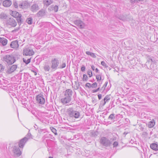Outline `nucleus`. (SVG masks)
Returning a JSON list of instances; mask_svg holds the SVG:
<instances>
[{
    "label": "nucleus",
    "mask_w": 158,
    "mask_h": 158,
    "mask_svg": "<svg viewBox=\"0 0 158 158\" xmlns=\"http://www.w3.org/2000/svg\"><path fill=\"white\" fill-rule=\"evenodd\" d=\"M3 60L8 65L12 64L16 61L15 57L12 55H8L4 56L3 57Z\"/></svg>",
    "instance_id": "obj_1"
},
{
    "label": "nucleus",
    "mask_w": 158,
    "mask_h": 158,
    "mask_svg": "<svg viewBox=\"0 0 158 158\" xmlns=\"http://www.w3.org/2000/svg\"><path fill=\"white\" fill-rule=\"evenodd\" d=\"M67 112L69 116L72 118H77L80 116L79 112L74 110L72 108H69L68 109Z\"/></svg>",
    "instance_id": "obj_2"
},
{
    "label": "nucleus",
    "mask_w": 158,
    "mask_h": 158,
    "mask_svg": "<svg viewBox=\"0 0 158 158\" xmlns=\"http://www.w3.org/2000/svg\"><path fill=\"white\" fill-rule=\"evenodd\" d=\"M99 142L101 144L106 147L110 146L112 144L111 141L108 138L105 137H101Z\"/></svg>",
    "instance_id": "obj_3"
},
{
    "label": "nucleus",
    "mask_w": 158,
    "mask_h": 158,
    "mask_svg": "<svg viewBox=\"0 0 158 158\" xmlns=\"http://www.w3.org/2000/svg\"><path fill=\"white\" fill-rule=\"evenodd\" d=\"M23 55L30 56L34 54V52L32 49L29 47H25L23 49Z\"/></svg>",
    "instance_id": "obj_4"
},
{
    "label": "nucleus",
    "mask_w": 158,
    "mask_h": 158,
    "mask_svg": "<svg viewBox=\"0 0 158 158\" xmlns=\"http://www.w3.org/2000/svg\"><path fill=\"white\" fill-rule=\"evenodd\" d=\"M51 68L54 70H56L59 64V61L58 58H53L51 61Z\"/></svg>",
    "instance_id": "obj_5"
},
{
    "label": "nucleus",
    "mask_w": 158,
    "mask_h": 158,
    "mask_svg": "<svg viewBox=\"0 0 158 158\" xmlns=\"http://www.w3.org/2000/svg\"><path fill=\"white\" fill-rule=\"evenodd\" d=\"M36 101L38 103L40 104L43 105L44 104L45 99L43 97V95L39 94L36 96Z\"/></svg>",
    "instance_id": "obj_6"
},
{
    "label": "nucleus",
    "mask_w": 158,
    "mask_h": 158,
    "mask_svg": "<svg viewBox=\"0 0 158 158\" xmlns=\"http://www.w3.org/2000/svg\"><path fill=\"white\" fill-rule=\"evenodd\" d=\"M12 151L15 156H19L21 154V151L19 147L16 146L14 147Z\"/></svg>",
    "instance_id": "obj_7"
},
{
    "label": "nucleus",
    "mask_w": 158,
    "mask_h": 158,
    "mask_svg": "<svg viewBox=\"0 0 158 158\" xmlns=\"http://www.w3.org/2000/svg\"><path fill=\"white\" fill-rule=\"evenodd\" d=\"M75 24L80 29L85 28H84L85 26V24L81 21L80 20H77L74 21Z\"/></svg>",
    "instance_id": "obj_8"
},
{
    "label": "nucleus",
    "mask_w": 158,
    "mask_h": 158,
    "mask_svg": "<svg viewBox=\"0 0 158 158\" xmlns=\"http://www.w3.org/2000/svg\"><path fill=\"white\" fill-rule=\"evenodd\" d=\"M30 6V4L26 1L23 2L19 5V7L21 9L26 8Z\"/></svg>",
    "instance_id": "obj_9"
},
{
    "label": "nucleus",
    "mask_w": 158,
    "mask_h": 158,
    "mask_svg": "<svg viewBox=\"0 0 158 158\" xmlns=\"http://www.w3.org/2000/svg\"><path fill=\"white\" fill-rule=\"evenodd\" d=\"M17 65L14 64L10 67L6 71L7 73L10 74L13 72L17 69Z\"/></svg>",
    "instance_id": "obj_10"
},
{
    "label": "nucleus",
    "mask_w": 158,
    "mask_h": 158,
    "mask_svg": "<svg viewBox=\"0 0 158 158\" xmlns=\"http://www.w3.org/2000/svg\"><path fill=\"white\" fill-rule=\"evenodd\" d=\"M39 9L38 5L36 3H34L30 7V10L33 12H36Z\"/></svg>",
    "instance_id": "obj_11"
},
{
    "label": "nucleus",
    "mask_w": 158,
    "mask_h": 158,
    "mask_svg": "<svg viewBox=\"0 0 158 158\" xmlns=\"http://www.w3.org/2000/svg\"><path fill=\"white\" fill-rule=\"evenodd\" d=\"M7 23L12 27H15L17 25V23L15 20L13 18H10L7 20Z\"/></svg>",
    "instance_id": "obj_12"
},
{
    "label": "nucleus",
    "mask_w": 158,
    "mask_h": 158,
    "mask_svg": "<svg viewBox=\"0 0 158 158\" xmlns=\"http://www.w3.org/2000/svg\"><path fill=\"white\" fill-rule=\"evenodd\" d=\"M10 46L12 48H17L19 46L18 41L17 40L12 41L10 44Z\"/></svg>",
    "instance_id": "obj_13"
},
{
    "label": "nucleus",
    "mask_w": 158,
    "mask_h": 158,
    "mask_svg": "<svg viewBox=\"0 0 158 158\" xmlns=\"http://www.w3.org/2000/svg\"><path fill=\"white\" fill-rule=\"evenodd\" d=\"M28 139L26 137H24L21 139L19 143V147L23 148L24 146L25 143L27 140Z\"/></svg>",
    "instance_id": "obj_14"
},
{
    "label": "nucleus",
    "mask_w": 158,
    "mask_h": 158,
    "mask_svg": "<svg viewBox=\"0 0 158 158\" xmlns=\"http://www.w3.org/2000/svg\"><path fill=\"white\" fill-rule=\"evenodd\" d=\"M71 98L65 96L64 98L61 99V101L63 104H66L69 103L71 101Z\"/></svg>",
    "instance_id": "obj_15"
},
{
    "label": "nucleus",
    "mask_w": 158,
    "mask_h": 158,
    "mask_svg": "<svg viewBox=\"0 0 158 158\" xmlns=\"http://www.w3.org/2000/svg\"><path fill=\"white\" fill-rule=\"evenodd\" d=\"M73 94V91L70 89H67L64 93V96L69 98H71Z\"/></svg>",
    "instance_id": "obj_16"
},
{
    "label": "nucleus",
    "mask_w": 158,
    "mask_h": 158,
    "mask_svg": "<svg viewBox=\"0 0 158 158\" xmlns=\"http://www.w3.org/2000/svg\"><path fill=\"white\" fill-rule=\"evenodd\" d=\"M45 14V10L44 9H42L38 12L36 14V15L38 17H42L44 16Z\"/></svg>",
    "instance_id": "obj_17"
},
{
    "label": "nucleus",
    "mask_w": 158,
    "mask_h": 158,
    "mask_svg": "<svg viewBox=\"0 0 158 158\" xmlns=\"http://www.w3.org/2000/svg\"><path fill=\"white\" fill-rule=\"evenodd\" d=\"M3 5L4 7H8L10 6L12 2L10 0H5L3 2Z\"/></svg>",
    "instance_id": "obj_18"
},
{
    "label": "nucleus",
    "mask_w": 158,
    "mask_h": 158,
    "mask_svg": "<svg viewBox=\"0 0 158 158\" xmlns=\"http://www.w3.org/2000/svg\"><path fill=\"white\" fill-rule=\"evenodd\" d=\"M7 43V40L4 38L0 37V43L4 46L6 45Z\"/></svg>",
    "instance_id": "obj_19"
},
{
    "label": "nucleus",
    "mask_w": 158,
    "mask_h": 158,
    "mask_svg": "<svg viewBox=\"0 0 158 158\" xmlns=\"http://www.w3.org/2000/svg\"><path fill=\"white\" fill-rule=\"evenodd\" d=\"M96 79H97V81L100 84H102L103 79H102L101 74L96 75Z\"/></svg>",
    "instance_id": "obj_20"
},
{
    "label": "nucleus",
    "mask_w": 158,
    "mask_h": 158,
    "mask_svg": "<svg viewBox=\"0 0 158 158\" xmlns=\"http://www.w3.org/2000/svg\"><path fill=\"white\" fill-rule=\"evenodd\" d=\"M150 148L153 150L155 151L158 150V144L153 143L150 145Z\"/></svg>",
    "instance_id": "obj_21"
},
{
    "label": "nucleus",
    "mask_w": 158,
    "mask_h": 158,
    "mask_svg": "<svg viewBox=\"0 0 158 158\" xmlns=\"http://www.w3.org/2000/svg\"><path fill=\"white\" fill-rule=\"evenodd\" d=\"M152 59H149V60H148L146 63L145 64V65L147 66V67L148 69H152L151 66L150 65L152 64Z\"/></svg>",
    "instance_id": "obj_22"
},
{
    "label": "nucleus",
    "mask_w": 158,
    "mask_h": 158,
    "mask_svg": "<svg viewBox=\"0 0 158 158\" xmlns=\"http://www.w3.org/2000/svg\"><path fill=\"white\" fill-rule=\"evenodd\" d=\"M110 95H106L104 99V102L102 106H104L105 105L106 102H108L110 100Z\"/></svg>",
    "instance_id": "obj_23"
},
{
    "label": "nucleus",
    "mask_w": 158,
    "mask_h": 158,
    "mask_svg": "<svg viewBox=\"0 0 158 158\" xmlns=\"http://www.w3.org/2000/svg\"><path fill=\"white\" fill-rule=\"evenodd\" d=\"M53 2L52 0H44V3L47 6H48L52 4Z\"/></svg>",
    "instance_id": "obj_24"
},
{
    "label": "nucleus",
    "mask_w": 158,
    "mask_h": 158,
    "mask_svg": "<svg viewBox=\"0 0 158 158\" xmlns=\"http://www.w3.org/2000/svg\"><path fill=\"white\" fill-rule=\"evenodd\" d=\"M118 18L119 19L123 21H127L128 20V16L127 15H121Z\"/></svg>",
    "instance_id": "obj_25"
},
{
    "label": "nucleus",
    "mask_w": 158,
    "mask_h": 158,
    "mask_svg": "<svg viewBox=\"0 0 158 158\" xmlns=\"http://www.w3.org/2000/svg\"><path fill=\"white\" fill-rule=\"evenodd\" d=\"M12 16L15 18L18 16H21V14H19V13L16 11H12Z\"/></svg>",
    "instance_id": "obj_26"
},
{
    "label": "nucleus",
    "mask_w": 158,
    "mask_h": 158,
    "mask_svg": "<svg viewBox=\"0 0 158 158\" xmlns=\"http://www.w3.org/2000/svg\"><path fill=\"white\" fill-rule=\"evenodd\" d=\"M155 125V122L154 120H152L148 123V127L149 128L153 127Z\"/></svg>",
    "instance_id": "obj_27"
},
{
    "label": "nucleus",
    "mask_w": 158,
    "mask_h": 158,
    "mask_svg": "<svg viewBox=\"0 0 158 158\" xmlns=\"http://www.w3.org/2000/svg\"><path fill=\"white\" fill-rule=\"evenodd\" d=\"M85 53L87 55H89L93 58H95L96 57L95 53H94L91 52L89 51H86Z\"/></svg>",
    "instance_id": "obj_28"
},
{
    "label": "nucleus",
    "mask_w": 158,
    "mask_h": 158,
    "mask_svg": "<svg viewBox=\"0 0 158 158\" xmlns=\"http://www.w3.org/2000/svg\"><path fill=\"white\" fill-rule=\"evenodd\" d=\"M115 118V114H110L108 118V119L112 120Z\"/></svg>",
    "instance_id": "obj_29"
},
{
    "label": "nucleus",
    "mask_w": 158,
    "mask_h": 158,
    "mask_svg": "<svg viewBox=\"0 0 158 158\" xmlns=\"http://www.w3.org/2000/svg\"><path fill=\"white\" fill-rule=\"evenodd\" d=\"M31 58L28 59L27 60L26 59L24 58H23V61L26 64H27L29 63H30L31 62Z\"/></svg>",
    "instance_id": "obj_30"
},
{
    "label": "nucleus",
    "mask_w": 158,
    "mask_h": 158,
    "mask_svg": "<svg viewBox=\"0 0 158 158\" xmlns=\"http://www.w3.org/2000/svg\"><path fill=\"white\" fill-rule=\"evenodd\" d=\"M44 69L45 71H49L50 69V67L49 65L48 64H46L44 66Z\"/></svg>",
    "instance_id": "obj_31"
},
{
    "label": "nucleus",
    "mask_w": 158,
    "mask_h": 158,
    "mask_svg": "<svg viewBox=\"0 0 158 158\" xmlns=\"http://www.w3.org/2000/svg\"><path fill=\"white\" fill-rule=\"evenodd\" d=\"M46 132H47V130L46 129H40L39 130H38V132L40 134L42 133L43 132L44 133Z\"/></svg>",
    "instance_id": "obj_32"
},
{
    "label": "nucleus",
    "mask_w": 158,
    "mask_h": 158,
    "mask_svg": "<svg viewBox=\"0 0 158 158\" xmlns=\"http://www.w3.org/2000/svg\"><path fill=\"white\" fill-rule=\"evenodd\" d=\"M26 22L28 24H31L32 23V19L31 18H29L26 20Z\"/></svg>",
    "instance_id": "obj_33"
},
{
    "label": "nucleus",
    "mask_w": 158,
    "mask_h": 158,
    "mask_svg": "<svg viewBox=\"0 0 158 158\" xmlns=\"http://www.w3.org/2000/svg\"><path fill=\"white\" fill-rule=\"evenodd\" d=\"M50 129L52 131L55 135H57V133L56 132V130L53 127H51Z\"/></svg>",
    "instance_id": "obj_34"
},
{
    "label": "nucleus",
    "mask_w": 158,
    "mask_h": 158,
    "mask_svg": "<svg viewBox=\"0 0 158 158\" xmlns=\"http://www.w3.org/2000/svg\"><path fill=\"white\" fill-rule=\"evenodd\" d=\"M88 80V77L86 74H84L83 76V80L86 81Z\"/></svg>",
    "instance_id": "obj_35"
},
{
    "label": "nucleus",
    "mask_w": 158,
    "mask_h": 158,
    "mask_svg": "<svg viewBox=\"0 0 158 158\" xmlns=\"http://www.w3.org/2000/svg\"><path fill=\"white\" fill-rule=\"evenodd\" d=\"M16 20L19 23H21L22 21L21 16H18V17H17Z\"/></svg>",
    "instance_id": "obj_36"
},
{
    "label": "nucleus",
    "mask_w": 158,
    "mask_h": 158,
    "mask_svg": "<svg viewBox=\"0 0 158 158\" xmlns=\"http://www.w3.org/2000/svg\"><path fill=\"white\" fill-rule=\"evenodd\" d=\"M4 69V67L1 64H0V73L3 71Z\"/></svg>",
    "instance_id": "obj_37"
},
{
    "label": "nucleus",
    "mask_w": 158,
    "mask_h": 158,
    "mask_svg": "<svg viewBox=\"0 0 158 158\" xmlns=\"http://www.w3.org/2000/svg\"><path fill=\"white\" fill-rule=\"evenodd\" d=\"M87 74L89 77H91L92 76V73L90 70H89L87 71Z\"/></svg>",
    "instance_id": "obj_38"
},
{
    "label": "nucleus",
    "mask_w": 158,
    "mask_h": 158,
    "mask_svg": "<svg viewBox=\"0 0 158 158\" xmlns=\"http://www.w3.org/2000/svg\"><path fill=\"white\" fill-rule=\"evenodd\" d=\"M58 6L57 5L55 6L54 7V10L55 12H56L58 11Z\"/></svg>",
    "instance_id": "obj_39"
},
{
    "label": "nucleus",
    "mask_w": 158,
    "mask_h": 158,
    "mask_svg": "<svg viewBox=\"0 0 158 158\" xmlns=\"http://www.w3.org/2000/svg\"><path fill=\"white\" fill-rule=\"evenodd\" d=\"M101 64L103 66L105 67L106 68H107L108 67V66L106 65V64L105 63V62L104 61H102L101 62Z\"/></svg>",
    "instance_id": "obj_40"
},
{
    "label": "nucleus",
    "mask_w": 158,
    "mask_h": 158,
    "mask_svg": "<svg viewBox=\"0 0 158 158\" xmlns=\"http://www.w3.org/2000/svg\"><path fill=\"white\" fill-rule=\"evenodd\" d=\"M97 86V84L96 82H94L93 83L92 85H91V87L92 88H95Z\"/></svg>",
    "instance_id": "obj_41"
},
{
    "label": "nucleus",
    "mask_w": 158,
    "mask_h": 158,
    "mask_svg": "<svg viewBox=\"0 0 158 158\" xmlns=\"http://www.w3.org/2000/svg\"><path fill=\"white\" fill-rule=\"evenodd\" d=\"M113 145V147H116L118 146V143L117 141H115Z\"/></svg>",
    "instance_id": "obj_42"
},
{
    "label": "nucleus",
    "mask_w": 158,
    "mask_h": 158,
    "mask_svg": "<svg viewBox=\"0 0 158 158\" xmlns=\"http://www.w3.org/2000/svg\"><path fill=\"white\" fill-rule=\"evenodd\" d=\"M85 86L88 88H90L91 87V84L88 83H86L85 85Z\"/></svg>",
    "instance_id": "obj_43"
},
{
    "label": "nucleus",
    "mask_w": 158,
    "mask_h": 158,
    "mask_svg": "<svg viewBox=\"0 0 158 158\" xmlns=\"http://www.w3.org/2000/svg\"><path fill=\"white\" fill-rule=\"evenodd\" d=\"M13 5L15 8H17L19 7L18 4L16 2H15L13 4Z\"/></svg>",
    "instance_id": "obj_44"
},
{
    "label": "nucleus",
    "mask_w": 158,
    "mask_h": 158,
    "mask_svg": "<svg viewBox=\"0 0 158 158\" xmlns=\"http://www.w3.org/2000/svg\"><path fill=\"white\" fill-rule=\"evenodd\" d=\"M66 66V64L65 63H64L62 64V65L60 67V68L61 69H63L65 68Z\"/></svg>",
    "instance_id": "obj_45"
},
{
    "label": "nucleus",
    "mask_w": 158,
    "mask_h": 158,
    "mask_svg": "<svg viewBox=\"0 0 158 158\" xmlns=\"http://www.w3.org/2000/svg\"><path fill=\"white\" fill-rule=\"evenodd\" d=\"M85 66L83 65L81 68V71L82 72L85 71Z\"/></svg>",
    "instance_id": "obj_46"
},
{
    "label": "nucleus",
    "mask_w": 158,
    "mask_h": 158,
    "mask_svg": "<svg viewBox=\"0 0 158 158\" xmlns=\"http://www.w3.org/2000/svg\"><path fill=\"white\" fill-rule=\"evenodd\" d=\"M100 87H98L97 89H94L93 90L92 92L94 93L97 92L98 91H99L100 89Z\"/></svg>",
    "instance_id": "obj_47"
},
{
    "label": "nucleus",
    "mask_w": 158,
    "mask_h": 158,
    "mask_svg": "<svg viewBox=\"0 0 158 158\" xmlns=\"http://www.w3.org/2000/svg\"><path fill=\"white\" fill-rule=\"evenodd\" d=\"M27 136L28 137H29V138H30L31 136V135L30 133L29 132L27 135Z\"/></svg>",
    "instance_id": "obj_48"
},
{
    "label": "nucleus",
    "mask_w": 158,
    "mask_h": 158,
    "mask_svg": "<svg viewBox=\"0 0 158 158\" xmlns=\"http://www.w3.org/2000/svg\"><path fill=\"white\" fill-rule=\"evenodd\" d=\"M98 99L100 100L102 98V95L101 94H98Z\"/></svg>",
    "instance_id": "obj_49"
},
{
    "label": "nucleus",
    "mask_w": 158,
    "mask_h": 158,
    "mask_svg": "<svg viewBox=\"0 0 158 158\" xmlns=\"http://www.w3.org/2000/svg\"><path fill=\"white\" fill-rule=\"evenodd\" d=\"M91 68L93 70H94L95 69L94 66L93 65H92Z\"/></svg>",
    "instance_id": "obj_50"
},
{
    "label": "nucleus",
    "mask_w": 158,
    "mask_h": 158,
    "mask_svg": "<svg viewBox=\"0 0 158 158\" xmlns=\"http://www.w3.org/2000/svg\"><path fill=\"white\" fill-rule=\"evenodd\" d=\"M17 31L18 30H12L11 31V33H13V34H15V33H16L17 32Z\"/></svg>",
    "instance_id": "obj_51"
},
{
    "label": "nucleus",
    "mask_w": 158,
    "mask_h": 158,
    "mask_svg": "<svg viewBox=\"0 0 158 158\" xmlns=\"http://www.w3.org/2000/svg\"><path fill=\"white\" fill-rule=\"evenodd\" d=\"M107 83H108V82H106L105 83V84H104V85H103V87L105 86V87H106L107 86Z\"/></svg>",
    "instance_id": "obj_52"
},
{
    "label": "nucleus",
    "mask_w": 158,
    "mask_h": 158,
    "mask_svg": "<svg viewBox=\"0 0 158 158\" xmlns=\"http://www.w3.org/2000/svg\"><path fill=\"white\" fill-rule=\"evenodd\" d=\"M95 72L97 73H98L99 72V70L98 68H96L95 69Z\"/></svg>",
    "instance_id": "obj_53"
},
{
    "label": "nucleus",
    "mask_w": 158,
    "mask_h": 158,
    "mask_svg": "<svg viewBox=\"0 0 158 158\" xmlns=\"http://www.w3.org/2000/svg\"><path fill=\"white\" fill-rule=\"evenodd\" d=\"M6 18V16H5V15H3V18Z\"/></svg>",
    "instance_id": "obj_54"
},
{
    "label": "nucleus",
    "mask_w": 158,
    "mask_h": 158,
    "mask_svg": "<svg viewBox=\"0 0 158 158\" xmlns=\"http://www.w3.org/2000/svg\"><path fill=\"white\" fill-rule=\"evenodd\" d=\"M49 158H53L52 157L50 156L49 157Z\"/></svg>",
    "instance_id": "obj_55"
},
{
    "label": "nucleus",
    "mask_w": 158,
    "mask_h": 158,
    "mask_svg": "<svg viewBox=\"0 0 158 158\" xmlns=\"http://www.w3.org/2000/svg\"><path fill=\"white\" fill-rule=\"evenodd\" d=\"M34 127L36 128V126H34Z\"/></svg>",
    "instance_id": "obj_56"
},
{
    "label": "nucleus",
    "mask_w": 158,
    "mask_h": 158,
    "mask_svg": "<svg viewBox=\"0 0 158 158\" xmlns=\"http://www.w3.org/2000/svg\"><path fill=\"white\" fill-rule=\"evenodd\" d=\"M34 127L36 128V126H34Z\"/></svg>",
    "instance_id": "obj_57"
},
{
    "label": "nucleus",
    "mask_w": 158,
    "mask_h": 158,
    "mask_svg": "<svg viewBox=\"0 0 158 158\" xmlns=\"http://www.w3.org/2000/svg\"><path fill=\"white\" fill-rule=\"evenodd\" d=\"M105 89V88H104V89H103V90H104Z\"/></svg>",
    "instance_id": "obj_58"
},
{
    "label": "nucleus",
    "mask_w": 158,
    "mask_h": 158,
    "mask_svg": "<svg viewBox=\"0 0 158 158\" xmlns=\"http://www.w3.org/2000/svg\"><path fill=\"white\" fill-rule=\"evenodd\" d=\"M103 87H102V88H101V89H103Z\"/></svg>",
    "instance_id": "obj_59"
},
{
    "label": "nucleus",
    "mask_w": 158,
    "mask_h": 158,
    "mask_svg": "<svg viewBox=\"0 0 158 158\" xmlns=\"http://www.w3.org/2000/svg\"><path fill=\"white\" fill-rule=\"evenodd\" d=\"M35 125L36 126H37V125Z\"/></svg>",
    "instance_id": "obj_60"
}]
</instances>
